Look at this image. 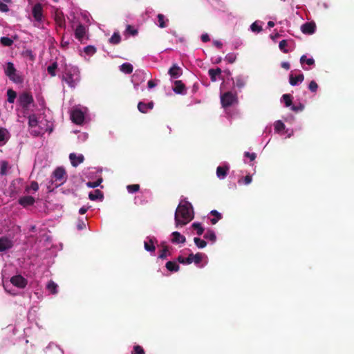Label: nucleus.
Masks as SVG:
<instances>
[{
	"label": "nucleus",
	"instance_id": "a211bd4d",
	"mask_svg": "<svg viewBox=\"0 0 354 354\" xmlns=\"http://www.w3.org/2000/svg\"><path fill=\"white\" fill-rule=\"evenodd\" d=\"M148 239H149L148 241L144 242L145 249L148 252H153L156 250L155 243H157V240L154 237L148 238Z\"/></svg>",
	"mask_w": 354,
	"mask_h": 354
},
{
	"label": "nucleus",
	"instance_id": "393cba45",
	"mask_svg": "<svg viewBox=\"0 0 354 354\" xmlns=\"http://www.w3.org/2000/svg\"><path fill=\"white\" fill-rule=\"evenodd\" d=\"M221 73L222 71L220 68H217L216 69L211 68L208 71V74L212 82H215L216 80V76L221 75Z\"/></svg>",
	"mask_w": 354,
	"mask_h": 354
},
{
	"label": "nucleus",
	"instance_id": "9d476101",
	"mask_svg": "<svg viewBox=\"0 0 354 354\" xmlns=\"http://www.w3.org/2000/svg\"><path fill=\"white\" fill-rule=\"evenodd\" d=\"M32 15L35 20L37 22H41L43 21V7L39 3L34 5L32 9Z\"/></svg>",
	"mask_w": 354,
	"mask_h": 354
},
{
	"label": "nucleus",
	"instance_id": "c85d7f7f",
	"mask_svg": "<svg viewBox=\"0 0 354 354\" xmlns=\"http://www.w3.org/2000/svg\"><path fill=\"white\" fill-rule=\"evenodd\" d=\"M109 41L110 44L116 45L121 41V37L118 32H114L109 38Z\"/></svg>",
	"mask_w": 354,
	"mask_h": 354
},
{
	"label": "nucleus",
	"instance_id": "09e8293b",
	"mask_svg": "<svg viewBox=\"0 0 354 354\" xmlns=\"http://www.w3.org/2000/svg\"><path fill=\"white\" fill-rule=\"evenodd\" d=\"M287 45V41L286 39H283L279 42V48L283 53H288V50L286 48Z\"/></svg>",
	"mask_w": 354,
	"mask_h": 354
},
{
	"label": "nucleus",
	"instance_id": "49530a36",
	"mask_svg": "<svg viewBox=\"0 0 354 354\" xmlns=\"http://www.w3.org/2000/svg\"><path fill=\"white\" fill-rule=\"evenodd\" d=\"M30 189L37 192L39 189V185L36 181H32L29 187H26V192H29Z\"/></svg>",
	"mask_w": 354,
	"mask_h": 354
},
{
	"label": "nucleus",
	"instance_id": "58836bf2",
	"mask_svg": "<svg viewBox=\"0 0 354 354\" xmlns=\"http://www.w3.org/2000/svg\"><path fill=\"white\" fill-rule=\"evenodd\" d=\"M194 241L198 248H204L207 245V242L198 237H195L194 239Z\"/></svg>",
	"mask_w": 354,
	"mask_h": 354
},
{
	"label": "nucleus",
	"instance_id": "423d86ee",
	"mask_svg": "<svg viewBox=\"0 0 354 354\" xmlns=\"http://www.w3.org/2000/svg\"><path fill=\"white\" fill-rule=\"evenodd\" d=\"M38 126V120L35 114L30 115L28 117V127L32 129L30 133L33 136H39L41 135V131L37 129H34Z\"/></svg>",
	"mask_w": 354,
	"mask_h": 354
},
{
	"label": "nucleus",
	"instance_id": "1a4fd4ad",
	"mask_svg": "<svg viewBox=\"0 0 354 354\" xmlns=\"http://www.w3.org/2000/svg\"><path fill=\"white\" fill-rule=\"evenodd\" d=\"M10 282L13 286L19 288H24L28 284V280L20 274L12 277Z\"/></svg>",
	"mask_w": 354,
	"mask_h": 354
},
{
	"label": "nucleus",
	"instance_id": "37998d69",
	"mask_svg": "<svg viewBox=\"0 0 354 354\" xmlns=\"http://www.w3.org/2000/svg\"><path fill=\"white\" fill-rule=\"evenodd\" d=\"M0 41L4 46H10L13 44L12 39L7 37H2Z\"/></svg>",
	"mask_w": 354,
	"mask_h": 354
},
{
	"label": "nucleus",
	"instance_id": "4be33fe9",
	"mask_svg": "<svg viewBox=\"0 0 354 354\" xmlns=\"http://www.w3.org/2000/svg\"><path fill=\"white\" fill-rule=\"evenodd\" d=\"M145 75L146 73L144 71L137 70L136 71L132 77L133 81L137 82V84H139L140 82H142L145 81Z\"/></svg>",
	"mask_w": 354,
	"mask_h": 354
},
{
	"label": "nucleus",
	"instance_id": "8fccbe9b",
	"mask_svg": "<svg viewBox=\"0 0 354 354\" xmlns=\"http://www.w3.org/2000/svg\"><path fill=\"white\" fill-rule=\"evenodd\" d=\"M102 182V178H99L97 179L96 181H94V182H88L86 183V186L88 187H90V188H95V187H98L101 183Z\"/></svg>",
	"mask_w": 354,
	"mask_h": 354
},
{
	"label": "nucleus",
	"instance_id": "6e6d98bb",
	"mask_svg": "<svg viewBox=\"0 0 354 354\" xmlns=\"http://www.w3.org/2000/svg\"><path fill=\"white\" fill-rule=\"evenodd\" d=\"M317 88H318V85L315 81L313 80L310 82V84L308 85V88L310 89V91L315 93L317 91Z\"/></svg>",
	"mask_w": 354,
	"mask_h": 354
},
{
	"label": "nucleus",
	"instance_id": "f8f14e48",
	"mask_svg": "<svg viewBox=\"0 0 354 354\" xmlns=\"http://www.w3.org/2000/svg\"><path fill=\"white\" fill-rule=\"evenodd\" d=\"M69 159L71 160V165L76 167L80 164L83 162L84 157L82 154L76 155L75 153H71L69 155Z\"/></svg>",
	"mask_w": 354,
	"mask_h": 354
},
{
	"label": "nucleus",
	"instance_id": "c03bdc74",
	"mask_svg": "<svg viewBox=\"0 0 354 354\" xmlns=\"http://www.w3.org/2000/svg\"><path fill=\"white\" fill-rule=\"evenodd\" d=\"M225 59L229 63V64H233L236 59V55L235 53H228L225 57Z\"/></svg>",
	"mask_w": 354,
	"mask_h": 354
},
{
	"label": "nucleus",
	"instance_id": "f257e3e1",
	"mask_svg": "<svg viewBox=\"0 0 354 354\" xmlns=\"http://www.w3.org/2000/svg\"><path fill=\"white\" fill-rule=\"evenodd\" d=\"M193 218L194 212L192 204L185 200L181 201L175 212L174 219L176 225H185Z\"/></svg>",
	"mask_w": 354,
	"mask_h": 354
},
{
	"label": "nucleus",
	"instance_id": "3c124183",
	"mask_svg": "<svg viewBox=\"0 0 354 354\" xmlns=\"http://www.w3.org/2000/svg\"><path fill=\"white\" fill-rule=\"evenodd\" d=\"M286 106L288 107L292 104V97L290 94H284L282 96Z\"/></svg>",
	"mask_w": 354,
	"mask_h": 354
},
{
	"label": "nucleus",
	"instance_id": "a19ab883",
	"mask_svg": "<svg viewBox=\"0 0 354 354\" xmlns=\"http://www.w3.org/2000/svg\"><path fill=\"white\" fill-rule=\"evenodd\" d=\"M177 260L179 263L182 264H190L192 263V260L191 259L190 254L187 257H183V256H178Z\"/></svg>",
	"mask_w": 354,
	"mask_h": 354
},
{
	"label": "nucleus",
	"instance_id": "052dcab7",
	"mask_svg": "<svg viewBox=\"0 0 354 354\" xmlns=\"http://www.w3.org/2000/svg\"><path fill=\"white\" fill-rule=\"evenodd\" d=\"M304 105L302 104L301 103H299L298 106L294 105L291 107V109L295 112H297L299 111H302V110H304Z\"/></svg>",
	"mask_w": 354,
	"mask_h": 354
},
{
	"label": "nucleus",
	"instance_id": "4c0bfd02",
	"mask_svg": "<svg viewBox=\"0 0 354 354\" xmlns=\"http://www.w3.org/2000/svg\"><path fill=\"white\" fill-rule=\"evenodd\" d=\"M300 62L301 64L306 63L308 65L311 66L315 64V60L313 58H307L306 55H302L300 58Z\"/></svg>",
	"mask_w": 354,
	"mask_h": 354
},
{
	"label": "nucleus",
	"instance_id": "7c9ffc66",
	"mask_svg": "<svg viewBox=\"0 0 354 354\" xmlns=\"http://www.w3.org/2000/svg\"><path fill=\"white\" fill-rule=\"evenodd\" d=\"M57 68V63L56 62H54L52 64L48 66L47 71L52 77H55L56 75Z\"/></svg>",
	"mask_w": 354,
	"mask_h": 354
},
{
	"label": "nucleus",
	"instance_id": "e2e57ef3",
	"mask_svg": "<svg viewBox=\"0 0 354 354\" xmlns=\"http://www.w3.org/2000/svg\"><path fill=\"white\" fill-rule=\"evenodd\" d=\"M0 11L7 12L9 11V8L6 3L0 2Z\"/></svg>",
	"mask_w": 354,
	"mask_h": 354
},
{
	"label": "nucleus",
	"instance_id": "72a5a7b5",
	"mask_svg": "<svg viewBox=\"0 0 354 354\" xmlns=\"http://www.w3.org/2000/svg\"><path fill=\"white\" fill-rule=\"evenodd\" d=\"M204 238L206 239H209L212 242H215L216 239L215 232L212 230H208L207 231V232L204 235Z\"/></svg>",
	"mask_w": 354,
	"mask_h": 354
},
{
	"label": "nucleus",
	"instance_id": "39448f33",
	"mask_svg": "<svg viewBox=\"0 0 354 354\" xmlns=\"http://www.w3.org/2000/svg\"><path fill=\"white\" fill-rule=\"evenodd\" d=\"M53 179L56 183L55 187H57L60 186L66 179V174L65 170L62 167L57 168L53 173V178L51 180L52 183H53Z\"/></svg>",
	"mask_w": 354,
	"mask_h": 354
},
{
	"label": "nucleus",
	"instance_id": "a878e982",
	"mask_svg": "<svg viewBox=\"0 0 354 354\" xmlns=\"http://www.w3.org/2000/svg\"><path fill=\"white\" fill-rule=\"evenodd\" d=\"M167 269L171 272H177L179 270V266L175 261H167L165 265Z\"/></svg>",
	"mask_w": 354,
	"mask_h": 354
},
{
	"label": "nucleus",
	"instance_id": "f704fd0d",
	"mask_svg": "<svg viewBox=\"0 0 354 354\" xmlns=\"http://www.w3.org/2000/svg\"><path fill=\"white\" fill-rule=\"evenodd\" d=\"M8 102L9 103H13L17 97V93L12 89H8L7 91Z\"/></svg>",
	"mask_w": 354,
	"mask_h": 354
},
{
	"label": "nucleus",
	"instance_id": "4d7b16f0",
	"mask_svg": "<svg viewBox=\"0 0 354 354\" xmlns=\"http://www.w3.org/2000/svg\"><path fill=\"white\" fill-rule=\"evenodd\" d=\"M250 28L252 31L253 32H259L262 30V27L258 25V24L256 21L251 25Z\"/></svg>",
	"mask_w": 354,
	"mask_h": 354
},
{
	"label": "nucleus",
	"instance_id": "412c9836",
	"mask_svg": "<svg viewBox=\"0 0 354 354\" xmlns=\"http://www.w3.org/2000/svg\"><path fill=\"white\" fill-rule=\"evenodd\" d=\"M185 90V85L180 80H176L174 82V87L173 88V91L176 93L183 94Z\"/></svg>",
	"mask_w": 354,
	"mask_h": 354
},
{
	"label": "nucleus",
	"instance_id": "a18cd8bd",
	"mask_svg": "<svg viewBox=\"0 0 354 354\" xmlns=\"http://www.w3.org/2000/svg\"><path fill=\"white\" fill-rule=\"evenodd\" d=\"M285 129V124L281 120H277L274 123V130L276 132H280Z\"/></svg>",
	"mask_w": 354,
	"mask_h": 354
},
{
	"label": "nucleus",
	"instance_id": "aec40b11",
	"mask_svg": "<svg viewBox=\"0 0 354 354\" xmlns=\"http://www.w3.org/2000/svg\"><path fill=\"white\" fill-rule=\"evenodd\" d=\"M228 171V166H218L216 169V176L219 178L223 179L227 176Z\"/></svg>",
	"mask_w": 354,
	"mask_h": 354
},
{
	"label": "nucleus",
	"instance_id": "338daca9",
	"mask_svg": "<svg viewBox=\"0 0 354 354\" xmlns=\"http://www.w3.org/2000/svg\"><path fill=\"white\" fill-rule=\"evenodd\" d=\"M281 66L283 68L286 69V70H289L290 69V65L288 62H283L281 64Z\"/></svg>",
	"mask_w": 354,
	"mask_h": 354
},
{
	"label": "nucleus",
	"instance_id": "6e6552de",
	"mask_svg": "<svg viewBox=\"0 0 354 354\" xmlns=\"http://www.w3.org/2000/svg\"><path fill=\"white\" fill-rule=\"evenodd\" d=\"M71 118L72 121L76 124H81L84 121V113L79 109H74L71 111Z\"/></svg>",
	"mask_w": 354,
	"mask_h": 354
},
{
	"label": "nucleus",
	"instance_id": "20e7f679",
	"mask_svg": "<svg viewBox=\"0 0 354 354\" xmlns=\"http://www.w3.org/2000/svg\"><path fill=\"white\" fill-rule=\"evenodd\" d=\"M237 102V97L236 93L231 91L224 93L221 96V102L223 107H229L234 103Z\"/></svg>",
	"mask_w": 354,
	"mask_h": 354
},
{
	"label": "nucleus",
	"instance_id": "774afa93",
	"mask_svg": "<svg viewBox=\"0 0 354 354\" xmlns=\"http://www.w3.org/2000/svg\"><path fill=\"white\" fill-rule=\"evenodd\" d=\"M213 44L218 48H221V47L223 46V44L220 41H218V40L214 41Z\"/></svg>",
	"mask_w": 354,
	"mask_h": 354
},
{
	"label": "nucleus",
	"instance_id": "0e129e2a",
	"mask_svg": "<svg viewBox=\"0 0 354 354\" xmlns=\"http://www.w3.org/2000/svg\"><path fill=\"white\" fill-rule=\"evenodd\" d=\"M252 176L250 175H247L243 178V183L245 185H249L252 182Z\"/></svg>",
	"mask_w": 354,
	"mask_h": 354
},
{
	"label": "nucleus",
	"instance_id": "2eb2a0df",
	"mask_svg": "<svg viewBox=\"0 0 354 354\" xmlns=\"http://www.w3.org/2000/svg\"><path fill=\"white\" fill-rule=\"evenodd\" d=\"M55 21L56 25L60 28H65L66 21L64 14L62 12L57 11L55 15Z\"/></svg>",
	"mask_w": 354,
	"mask_h": 354
},
{
	"label": "nucleus",
	"instance_id": "0eeeda50",
	"mask_svg": "<svg viewBox=\"0 0 354 354\" xmlns=\"http://www.w3.org/2000/svg\"><path fill=\"white\" fill-rule=\"evenodd\" d=\"M19 102L23 108L27 109L34 102V99L30 93L24 92L19 95Z\"/></svg>",
	"mask_w": 354,
	"mask_h": 354
},
{
	"label": "nucleus",
	"instance_id": "69168bd1",
	"mask_svg": "<svg viewBox=\"0 0 354 354\" xmlns=\"http://www.w3.org/2000/svg\"><path fill=\"white\" fill-rule=\"evenodd\" d=\"M201 40L203 42H205V43L209 41L210 40V39H209L208 34H207V33L203 34L201 35Z\"/></svg>",
	"mask_w": 354,
	"mask_h": 354
},
{
	"label": "nucleus",
	"instance_id": "4468645a",
	"mask_svg": "<svg viewBox=\"0 0 354 354\" xmlns=\"http://www.w3.org/2000/svg\"><path fill=\"white\" fill-rule=\"evenodd\" d=\"M18 202L24 207H27L28 206L32 205L35 203V200L34 197L31 196H25L21 197Z\"/></svg>",
	"mask_w": 354,
	"mask_h": 354
},
{
	"label": "nucleus",
	"instance_id": "5701e85b",
	"mask_svg": "<svg viewBox=\"0 0 354 354\" xmlns=\"http://www.w3.org/2000/svg\"><path fill=\"white\" fill-rule=\"evenodd\" d=\"M171 242L174 243H184L186 239L184 236L181 235L178 232H174L172 234Z\"/></svg>",
	"mask_w": 354,
	"mask_h": 354
},
{
	"label": "nucleus",
	"instance_id": "473e14b6",
	"mask_svg": "<svg viewBox=\"0 0 354 354\" xmlns=\"http://www.w3.org/2000/svg\"><path fill=\"white\" fill-rule=\"evenodd\" d=\"M158 26L161 28L166 27L165 21H168V19H165V17L162 14H158L157 16Z\"/></svg>",
	"mask_w": 354,
	"mask_h": 354
},
{
	"label": "nucleus",
	"instance_id": "5fc2aeb1",
	"mask_svg": "<svg viewBox=\"0 0 354 354\" xmlns=\"http://www.w3.org/2000/svg\"><path fill=\"white\" fill-rule=\"evenodd\" d=\"M96 52V48L93 46H87L84 48V53L87 55H93Z\"/></svg>",
	"mask_w": 354,
	"mask_h": 354
},
{
	"label": "nucleus",
	"instance_id": "bb28decb",
	"mask_svg": "<svg viewBox=\"0 0 354 354\" xmlns=\"http://www.w3.org/2000/svg\"><path fill=\"white\" fill-rule=\"evenodd\" d=\"M133 69V66L130 63H124L120 66V71L126 74H131Z\"/></svg>",
	"mask_w": 354,
	"mask_h": 354
},
{
	"label": "nucleus",
	"instance_id": "ea45409f",
	"mask_svg": "<svg viewBox=\"0 0 354 354\" xmlns=\"http://www.w3.org/2000/svg\"><path fill=\"white\" fill-rule=\"evenodd\" d=\"M192 227L196 230V234L198 236H201L204 232V228L201 226V225L199 223H194L192 225Z\"/></svg>",
	"mask_w": 354,
	"mask_h": 354
},
{
	"label": "nucleus",
	"instance_id": "864d4df0",
	"mask_svg": "<svg viewBox=\"0 0 354 354\" xmlns=\"http://www.w3.org/2000/svg\"><path fill=\"white\" fill-rule=\"evenodd\" d=\"M138 109L142 113H146L148 111L147 104L140 102L138 104Z\"/></svg>",
	"mask_w": 354,
	"mask_h": 354
},
{
	"label": "nucleus",
	"instance_id": "dca6fc26",
	"mask_svg": "<svg viewBox=\"0 0 354 354\" xmlns=\"http://www.w3.org/2000/svg\"><path fill=\"white\" fill-rule=\"evenodd\" d=\"M315 24L313 22H306L301 26V31L304 34L311 35L315 31Z\"/></svg>",
	"mask_w": 354,
	"mask_h": 354
},
{
	"label": "nucleus",
	"instance_id": "c9c22d12",
	"mask_svg": "<svg viewBox=\"0 0 354 354\" xmlns=\"http://www.w3.org/2000/svg\"><path fill=\"white\" fill-rule=\"evenodd\" d=\"M8 168V162L7 161H1L0 164V174L5 176L7 174V169Z\"/></svg>",
	"mask_w": 354,
	"mask_h": 354
},
{
	"label": "nucleus",
	"instance_id": "bf43d9fd",
	"mask_svg": "<svg viewBox=\"0 0 354 354\" xmlns=\"http://www.w3.org/2000/svg\"><path fill=\"white\" fill-rule=\"evenodd\" d=\"M244 156L248 158H250V160L251 161H253L255 160V158H257V155L255 153H250L248 151H246L244 153Z\"/></svg>",
	"mask_w": 354,
	"mask_h": 354
},
{
	"label": "nucleus",
	"instance_id": "603ef678",
	"mask_svg": "<svg viewBox=\"0 0 354 354\" xmlns=\"http://www.w3.org/2000/svg\"><path fill=\"white\" fill-rule=\"evenodd\" d=\"M131 354H145V352L141 346L136 345L133 346V351Z\"/></svg>",
	"mask_w": 354,
	"mask_h": 354
},
{
	"label": "nucleus",
	"instance_id": "c756f323",
	"mask_svg": "<svg viewBox=\"0 0 354 354\" xmlns=\"http://www.w3.org/2000/svg\"><path fill=\"white\" fill-rule=\"evenodd\" d=\"M46 288L52 294H56L57 292V285L53 281H50L48 283V284L46 286Z\"/></svg>",
	"mask_w": 354,
	"mask_h": 354
},
{
	"label": "nucleus",
	"instance_id": "b1692460",
	"mask_svg": "<svg viewBox=\"0 0 354 354\" xmlns=\"http://www.w3.org/2000/svg\"><path fill=\"white\" fill-rule=\"evenodd\" d=\"M88 198L91 201L102 200L104 198V194L100 190L95 189L94 192L89 193Z\"/></svg>",
	"mask_w": 354,
	"mask_h": 354
},
{
	"label": "nucleus",
	"instance_id": "2f4dec72",
	"mask_svg": "<svg viewBox=\"0 0 354 354\" xmlns=\"http://www.w3.org/2000/svg\"><path fill=\"white\" fill-rule=\"evenodd\" d=\"M190 257L192 260V262H194L195 264H199L202 261L203 254L201 253H196V254L191 253Z\"/></svg>",
	"mask_w": 354,
	"mask_h": 354
},
{
	"label": "nucleus",
	"instance_id": "79ce46f5",
	"mask_svg": "<svg viewBox=\"0 0 354 354\" xmlns=\"http://www.w3.org/2000/svg\"><path fill=\"white\" fill-rule=\"evenodd\" d=\"M235 84L239 88H242L245 84V80L241 76H237L235 78Z\"/></svg>",
	"mask_w": 354,
	"mask_h": 354
},
{
	"label": "nucleus",
	"instance_id": "680f3d73",
	"mask_svg": "<svg viewBox=\"0 0 354 354\" xmlns=\"http://www.w3.org/2000/svg\"><path fill=\"white\" fill-rule=\"evenodd\" d=\"M7 131L3 128H0V142L5 140L6 134Z\"/></svg>",
	"mask_w": 354,
	"mask_h": 354
},
{
	"label": "nucleus",
	"instance_id": "6ab92c4d",
	"mask_svg": "<svg viewBox=\"0 0 354 354\" xmlns=\"http://www.w3.org/2000/svg\"><path fill=\"white\" fill-rule=\"evenodd\" d=\"M86 33V28L84 25L82 24H80L75 30V38L77 39L79 41H82V39L84 38Z\"/></svg>",
	"mask_w": 354,
	"mask_h": 354
},
{
	"label": "nucleus",
	"instance_id": "cd10ccee",
	"mask_svg": "<svg viewBox=\"0 0 354 354\" xmlns=\"http://www.w3.org/2000/svg\"><path fill=\"white\" fill-rule=\"evenodd\" d=\"M210 214L214 217L211 218L210 221L212 225H215L220 219L222 218V215L218 211L214 209L210 212Z\"/></svg>",
	"mask_w": 354,
	"mask_h": 354
},
{
	"label": "nucleus",
	"instance_id": "de8ad7c7",
	"mask_svg": "<svg viewBox=\"0 0 354 354\" xmlns=\"http://www.w3.org/2000/svg\"><path fill=\"white\" fill-rule=\"evenodd\" d=\"M127 189L129 193H135L140 189V185L138 184L129 185Z\"/></svg>",
	"mask_w": 354,
	"mask_h": 354
},
{
	"label": "nucleus",
	"instance_id": "9b49d317",
	"mask_svg": "<svg viewBox=\"0 0 354 354\" xmlns=\"http://www.w3.org/2000/svg\"><path fill=\"white\" fill-rule=\"evenodd\" d=\"M13 246V242L11 239L8 237H1L0 238V252L6 251Z\"/></svg>",
	"mask_w": 354,
	"mask_h": 354
},
{
	"label": "nucleus",
	"instance_id": "f3484780",
	"mask_svg": "<svg viewBox=\"0 0 354 354\" xmlns=\"http://www.w3.org/2000/svg\"><path fill=\"white\" fill-rule=\"evenodd\" d=\"M168 73L172 78H178L182 74V69L176 64H173V66L169 68Z\"/></svg>",
	"mask_w": 354,
	"mask_h": 354
},
{
	"label": "nucleus",
	"instance_id": "7ed1b4c3",
	"mask_svg": "<svg viewBox=\"0 0 354 354\" xmlns=\"http://www.w3.org/2000/svg\"><path fill=\"white\" fill-rule=\"evenodd\" d=\"M5 75L8 77L10 80L15 84H22L24 82L23 76L17 72L12 62H8L4 69Z\"/></svg>",
	"mask_w": 354,
	"mask_h": 354
},
{
	"label": "nucleus",
	"instance_id": "13d9d810",
	"mask_svg": "<svg viewBox=\"0 0 354 354\" xmlns=\"http://www.w3.org/2000/svg\"><path fill=\"white\" fill-rule=\"evenodd\" d=\"M126 31L132 35H136L138 33L137 30L134 29L131 25H128Z\"/></svg>",
	"mask_w": 354,
	"mask_h": 354
},
{
	"label": "nucleus",
	"instance_id": "ddd939ff",
	"mask_svg": "<svg viewBox=\"0 0 354 354\" xmlns=\"http://www.w3.org/2000/svg\"><path fill=\"white\" fill-rule=\"evenodd\" d=\"M304 80V75L300 73L297 75H294L292 72L289 75V82L291 86H296L301 83Z\"/></svg>",
	"mask_w": 354,
	"mask_h": 354
},
{
	"label": "nucleus",
	"instance_id": "e433bc0d",
	"mask_svg": "<svg viewBox=\"0 0 354 354\" xmlns=\"http://www.w3.org/2000/svg\"><path fill=\"white\" fill-rule=\"evenodd\" d=\"M171 253L169 252V248L168 246H164L163 248L160 252V254L158 256V258L161 259H165L167 257V256L170 255Z\"/></svg>",
	"mask_w": 354,
	"mask_h": 354
},
{
	"label": "nucleus",
	"instance_id": "f03ea898",
	"mask_svg": "<svg viewBox=\"0 0 354 354\" xmlns=\"http://www.w3.org/2000/svg\"><path fill=\"white\" fill-rule=\"evenodd\" d=\"M62 80L71 88H74L79 81V71L76 67L66 68Z\"/></svg>",
	"mask_w": 354,
	"mask_h": 354
}]
</instances>
